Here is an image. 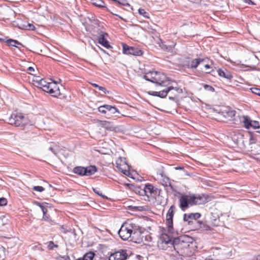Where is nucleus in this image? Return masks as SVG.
<instances>
[{"label":"nucleus","mask_w":260,"mask_h":260,"mask_svg":"<svg viewBox=\"0 0 260 260\" xmlns=\"http://www.w3.org/2000/svg\"><path fill=\"white\" fill-rule=\"evenodd\" d=\"M243 137L244 135L243 134L239 133L234 134L232 137V140L237 146L240 147L244 142Z\"/></svg>","instance_id":"obj_22"},{"label":"nucleus","mask_w":260,"mask_h":260,"mask_svg":"<svg viewBox=\"0 0 260 260\" xmlns=\"http://www.w3.org/2000/svg\"><path fill=\"white\" fill-rule=\"evenodd\" d=\"M8 201L6 198H0V207H3L7 205Z\"/></svg>","instance_id":"obj_51"},{"label":"nucleus","mask_w":260,"mask_h":260,"mask_svg":"<svg viewBox=\"0 0 260 260\" xmlns=\"http://www.w3.org/2000/svg\"><path fill=\"white\" fill-rule=\"evenodd\" d=\"M236 113V111L231 108H228L224 111L218 112L223 117L228 118L230 121H234L235 120Z\"/></svg>","instance_id":"obj_16"},{"label":"nucleus","mask_w":260,"mask_h":260,"mask_svg":"<svg viewBox=\"0 0 260 260\" xmlns=\"http://www.w3.org/2000/svg\"><path fill=\"white\" fill-rule=\"evenodd\" d=\"M144 231H135L133 233H131V236L129 239V241H131L134 243L140 244L143 242Z\"/></svg>","instance_id":"obj_15"},{"label":"nucleus","mask_w":260,"mask_h":260,"mask_svg":"<svg viewBox=\"0 0 260 260\" xmlns=\"http://www.w3.org/2000/svg\"><path fill=\"white\" fill-rule=\"evenodd\" d=\"M91 85L95 88H98L99 90L103 91L105 94L109 93L110 91L107 90L104 86H101L96 83H91Z\"/></svg>","instance_id":"obj_41"},{"label":"nucleus","mask_w":260,"mask_h":260,"mask_svg":"<svg viewBox=\"0 0 260 260\" xmlns=\"http://www.w3.org/2000/svg\"><path fill=\"white\" fill-rule=\"evenodd\" d=\"M92 189L93 191L95 194H96L99 196L102 197L103 199H106V200H108L109 199L108 197H107L106 196H105V194H103L102 193V192L100 190V188L92 187Z\"/></svg>","instance_id":"obj_40"},{"label":"nucleus","mask_w":260,"mask_h":260,"mask_svg":"<svg viewBox=\"0 0 260 260\" xmlns=\"http://www.w3.org/2000/svg\"><path fill=\"white\" fill-rule=\"evenodd\" d=\"M245 3L248 5H254L255 3L251 0H242Z\"/></svg>","instance_id":"obj_62"},{"label":"nucleus","mask_w":260,"mask_h":260,"mask_svg":"<svg viewBox=\"0 0 260 260\" xmlns=\"http://www.w3.org/2000/svg\"><path fill=\"white\" fill-rule=\"evenodd\" d=\"M174 90L179 93H182L183 92V89L180 87H175Z\"/></svg>","instance_id":"obj_63"},{"label":"nucleus","mask_w":260,"mask_h":260,"mask_svg":"<svg viewBox=\"0 0 260 260\" xmlns=\"http://www.w3.org/2000/svg\"><path fill=\"white\" fill-rule=\"evenodd\" d=\"M147 93L149 95L157 96L161 99L165 98L167 96L164 89L159 91H148Z\"/></svg>","instance_id":"obj_26"},{"label":"nucleus","mask_w":260,"mask_h":260,"mask_svg":"<svg viewBox=\"0 0 260 260\" xmlns=\"http://www.w3.org/2000/svg\"><path fill=\"white\" fill-rule=\"evenodd\" d=\"M72 172L80 176H85L84 167L82 166H76L74 167L73 169Z\"/></svg>","instance_id":"obj_32"},{"label":"nucleus","mask_w":260,"mask_h":260,"mask_svg":"<svg viewBox=\"0 0 260 260\" xmlns=\"http://www.w3.org/2000/svg\"><path fill=\"white\" fill-rule=\"evenodd\" d=\"M194 228L196 229H201L202 230L211 231V228L207 223L206 221L198 220L196 221V225Z\"/></svg>","instance_id":"obj_23"},{"label":"nucleus","mask_w":260,"mask_h":260,"mask_svg":"<svg viewBox=\"0 0 260 260\" xmlns=\"http://www.w3.org/2000/svg\"><path fill=\"white\" fill-rule=\"evenodd\" d=\"M8 121L10 124L20 126L26 125L29 120L27 117H25L22 113L15 111L12 113Z\"/></svg>","instance_id":"obj_2"},{"label":"nucleus","mask_w":260,"mask_h":260,"mask_svg":"<svg viewBox=\"0 0 260 260\" xmlns=\"http://www.w3.org/2000/svg\"><path fill=\"white\" fill-rule=\"evenodd\" d=\"M34 205L39 207L41 209V210L43 212V214H44V215H45V214H47V213L48 212L47 208H51L50 204L46 202H39L38 201H35L34 202Z\"/></svg>","instance_id":"obj_24"},{"label":"nucleus","mask_w":260,"mask_h":260,"mask_svg":"<svg viewBox=\"0 0 260 260\" xmlns=\"http://www.w3.org/2000/svg\"><path fill=\"white\" fill-rule=\"evenodd\" d=\"M201 217V214L199 212L190 213H184L183 214V219L184 221H188V220H194L196 223L197 219H199Z\"/></svg>","instance_id":"obj_18"},{"label":"nucleus","mask_w":260,"mask_h":260,"mask_svg":"<svg viewBox=\"0 0 260 260\" xmlns=\"http://www.w3.org/2000/svg\"><path fill=\"white\" fill-rule=\"evenodd\" d=\"M129 256L127 253V250L122 249L112 253L109 260H126Z\"/></svg>","instance_id":"obj_10"},{"label":"nucleus","mask_w":260,"mask_h":260,"mask_svg":"<svg viewBox=\"0 0 260 260\" xmlns=\"http://www.w3.org/2000/svg\"><path fill=\"white\" fill-rule=\"evenodd\" d=\"M129 230L127 223L125 222L123 223L118 231L119 237L123 241L128 240L130 239L131 236V233H130Z\"/></svg>","instance_id":"obj_11"},{"label":"nucleus","mask_w":260,"mask_h":260,"mask_svg":"<svg viewBox=\"0 0 260 260\" xmlns=\"http://www.w3.org/2000/svg\"><path fill=\"white\" fill-rule=\"evenodd\" d=\"M175 170H181V171H183V172H184V174L185 175H189V174H188L187 173V172L184 169V167L182 166H177V167H175L174 168Z\"/></svg>","instance_id":"obj_53"},{"label":"nucleus","mask_w":260,"mask_h":260,"mask_svg":"<svg viewBox=\"0 0 260 260\" xmlns=\"http://www.w3.org/2000/svg\"><path fill=\"white\" fill-rule=\"evenodd\" d=\"M239 70L242 71H254L256 70V67L254 66L251 67L248 65L241 64L239 67Z\"/></svg>","instance_id":"obj_37"},{"label":"nucleus","mask_w":260,"mask_h":260,"mask_svg":"<svg viewBox=\"0 0 260 260\" xmlns=\"http://www.w3.org/2000/svg\"><path fill=\"white\" fill-rule=\"evenodd\" d=\"M125 186L128 189L134 191L135 193L142 196V193H144V191L142 190V187L139 185H136L133 183H125Z\"/></svg>","instance_id":"obj_19"},{"label":"nucleus","mask_w":260,"mask_h":260,"mask_svg":"<svg viewBox=\"0 0 260 260\" xmlns=\"http://www.w3.org/2000/svg\"><path fill=\"white\" fill-rule=\"evenodd\" d=\"M128 208L130 211L133 212H141L150 210L149 207L146 205L140 206L131 205L128 206Z\"/></svg>","instance_id":"obj_25"},{"label":"nucleus","mask_w":260,"mask_h":260,"mask_svg":"<svg viewBox=\"0 0 260 260\" xmlns=\"http://www.w3.org/2000/svg\"><path fill=\"white\" fill-rule=\"evenodd\" d=\"M122 173L123 174H124L125 175L133 179H135V178L134 177L133 175V174L132 173H131L130 172V170H123L122 171Z\"/></svg>","instance_id":"obj_49"},{"label":"nucleus","mask_w":260,"mask_h":260,"mask_svg":"<svg viewBox=\"0 0 260 260\" xmlns=\"http://www.w3.org/2000/svg\"><path fill=\"white\" fill-rule=\"evenodd\" d=\"M138 13L145 18L149 19L150 18L149 14L143 8H139L138 9Z\"/></svg>","instance_id":"obj_43"},{"label":"nucleus","mask_w":260,"mask_h":260,"mask_svg":"<svg viewBox=\"0 0 260 260\" xmlns=\"http://www.w3.org/2000/svg\"><path fill=\"white\" fill-rule=\"evenodd\" d=\"M98 111L102 114H108L109 115L114 114L116 113H120L117 107L107 104L100 106L98 108Z\"/></svg>","instance_id":"obj_8"},{"label":"nucleus","mask_w":260,"mask_h":260,"mask_svg":"<svg viewBox=\"0 0 260 260\" xmlns=\"http://www.w3.org/2000/svg\"><path fill=\"white\" fill-rule=\"evenodd\" d=\"M160 240L166 244H171L179 256L186 257L193 253L198 249L196 240L187 235H181L177 237H173L169 234L162 233Z\"/></svg>","instance_id":"obj_1"},{"label":"nucleus","mask_w":260,"mask_h":260,"mask_svg":"<svg viewBox=\"0 0 260 260\" xmlns=\"http://www.w3.org/2000/svg\"><path fill=\"white\" fill-rule=\"evenodd\" d=\"M199 60H198V58H193L191 59L190 61V69L192 70H194L197 69L198 66L200 64Z\"/></svg>","instance_id":"obj_36"},{"label":"nucleus","mask_w":260,"mask_h":260,"mask_svg":"<svg viewBox=\"0 0 260 260\" xmlns=\"http://www.w3.org/2000/svg\"><path fill=\"white\" fill-rule=\"evenodd\" d=\"M122 52L124 54L132 55L135 56H142L144 53V51L141 48L130 46L124 43H122Z\"/></svg>","instance_id":"obj_5"},{"label":"nucleus","mask_w":260,"mask_h":260,"mask_svg":"<svg viewBox=\"0 0 260 260\" xmlns=\"http://www.w3.org/2000/svg\"><path fill=\"white\" fill-rule=\"evenodd\" d=\"M3 41L9 47H15V46H16V45H20L19 44V41L18 40L11 38H8V37L6 38V39H4Z\"/></svg>","instance_id":"obj_31"},{"label":"nucleus","mask_w":260,"mask_h":260,"mask_svg":"<svg viewBox=\"0 0 260 260\" xmlns=\"http://www.w3.org/2000/svg\"><path fill=\"white\" fill-rule=\"evenodd\" d=\"M98 34L99 36L97 37V40L99 44L106 49L113 48L107 39V37L108 36L107 32L100 30V31H98Z\"/></svg>","instance_id":"obj_7"},{"label":"nucleus","mask_w":260,"mask_h":260,"mask_svg":"<svg viewBox=\"0 0 260 260\" xmlns=\"http://www.w3.org/2000/svg\"><path fill=\"white\" fill-rule=\"evenodd\" d=\"M95 254L93 251L85 253L82 257H79L75 260H93Z\"/></svg>","instance_id":"obj_29"},{"label":"nucleus","mask_w":260,"mask_h":260,"mask_svg":"<svg viewBox=\"0 0 260 260\" xmlns=\"http://www.w3.org/2000/svg\"><path fill=\"white\" fill-rule=\"evenodd\" d=\"M161 48L165 51L168 52H172L173 51V47L172 46H167L165 44L164 42H161V43L159 45Z\"/></svg>","instance_id":"obj_39"},{"label":"nucleus","mask_w":260,"mask_h":260,"mask_svg":"<svg viewBox=\"0 0 260 260\" xmlns=\"http://www.w3.org/2000/svg\"><path fill=\"white\" fill-rule=\"evenodd\" d=\"M91 4L94 6L99 8L105 10L107 12H108L113 15H115L120 18L121 20L126 22L127 21L126 19L123 18L120 15L114 13L112 12L110 9H109L105 5V2L103 0H90Z\"/></svg>","instance_id":"obj_6"},{"label":"nucleus","mask_w":260,"mask_h":260,"mask_svg":"<svg viewBox=\"0 0 260 260\" xmlns=\"http://www.w3.org/2000/svg\"><path fill=\"white\" fill-rule=\"evenodd\" d=\"M157 175H160L162 178V185L165 187H170V189L173 191H176V189L172 185L170 178L165 174L162 167L160 169H159L157 172Z\"/></svg>","instance_id":"obj_13"},{"label":"nucleus","mask_w":260,"mask_h":260,"mask_svg":"<svg viewBox=\"0 0 260 260\" xmlns=\"http://www.w3.org/2000/svg\"><path fill=\"white\" fill-rule=\"evenodd\" d=\"M250 90L253 93L260 96V89L256 87H252Z\"/></svg>","instance_id":"obj_54"},{"label":"nucleus","mask_w":260,"mask_h":260,"mask_svg":"<svg viewBox=\"0 0 260 260\" xmlns=\"http://www.w3.org/2000/svg\"><path fill=\"white\" fill-rule=\"evenodd\" d=\"M19 44L20 45H16V46H15V48H18L19 50L21 51V48L24 47V46L20 42H19Z\"/></svg>","instance_id":"obj_64"},{"label":"nucleus","mask_w":260,"mask_h":260,"mask_svg":"<svg viewBox=\"0 0 260 260\" xmlns=\"http://www.w3.org/2000/svg\"><path fill=\"white\" fill-rule=\"evenodd\" d=\"M175 206L171 205L168 210L166 215V224L167 226V231L169 234H174L173 228V217L175 214Z\"/></svg>","instance_id":"obj_3"},{"label":"nucleus","mask_w":260,"mask_h":260,"mask_svg":"<svg viewBox=\"0 0 260 260\" xmlns=\"http://www.w3.org/2000/svg\"><path fill=\"white\" fill-rule=\"evenodd\" d=\"M19 28H25L26 30H35L36 28L34 24L27 23L26 25H23V27L19 26Z\"/></svg>","instance_id":"obj_44"},{"label":"nucleus","mask_w":260,"mask_h":260,"mask_svg":"<svg viewBox=\"0 0 260 260\" xmlns=\"http://www.w3.org/2000/svg\"><path fill=\"white\" fill-rule=\"evenodd\" d=\"M57 82L53 80L52 83V88L50 89V94L54 98H57L60 99H66L67 96L61 93L60 91L59 87L57 85Z\"/></svg>","instance_id":"obj_12"},{"label":"nucleus","mask_w":260,"mask_h":260,"mask_svg":"<svg viewBox=\"0 0 260 260\" xmlns=\"http://www.w3.org/2000/svg\"><path fill=\"white\" fill-rule=\"evenodd\" d=\"M150 73L152 75H156V86H166L165 84L166 80H169L167 75L160 72L158 71H150Z\"/></svg>","instance_id":"obj_14"},{"label":"nucleus","mask_w":260,"mask_h":260,"mask_svg":"<svg viewBox=\"0 0 260 260\" xmlns=\"http://www.w3.org/2000/svg\"><path fill=\"white\" fill-rule=\"evenodd\" d=\"M203 87L207 91H210L212 92H213L215 91L214 88L210 85L204 84L203 85Z\"/></svg>","instance_id":"obj_46"},{"label":"nucleus","mask_w":260,"mask_h":260,"mask_svg":"<svg viewBox=\"0 0 260 260\" xmlns=\"http://www.w3.org/2000/svg\"><path fill=\"white\" fill-rule=\"evenodd\" d=\"M217 72L219 76L226 79L231 82L233 78V76L229 70L226 69L223 70L221 68H218Z\"/></svg>","instance_id":"obj_17"},{"label":"nucleus","mask_w":260,"mask_h":260,"mask_svg":"<svg viewBox=\"0 0 260 260\" xmlns=\"http://www.w3.org/2000/svg\"><path fill=\"white\" fill-rule=\"evenodd\" d=\"M150 78H151V80H152V81L153 82H152V83H154L155 84V85L156 86V75L155 74H153V75H151L150 74Z\"/></svg>","instance_id":"obj_60"},{"label":"nucleus","mask_w":260,"mask_h":260,"mask_svg":"<svg viewBox=\"0 0 260 260\" xmlns=\"http://www.w3.org/2000/svg\"><path fill=\"white\" fill-rule=\"evenodd\" d=\"M250 144H255L256 142V138L254 136V133L249 132Z\"/></svg>","instance_id":"obj_45"},{"label":"nucleus","mask_w":260,"mask_h":260,"mask_svg":"<svg viewBox=\"0 0 260 260\" xmlns=\"http://www.w3.org/2000/svg\"><path fill=\"white\" fill-rule=\"evenodd\" d=\"M100 124L103 127H104L107 130L113 131L114 129V127L110 121L101 120L100 121Z\"/></svg>","instance_id":"obj_30"},{"label":"nucleus","mask_w":260,"mask_h":260,"mask_svg":"<svg viewBox=\"0 0 260 260\" xmlns=\"http://www.w3.org/2000/svg\"><path fill=\"white\" fill-rule=\"evenodd\" d=\"M32 189L34 191L41 192L45 190V188L42 186H34Z\"/></svg>","instance_id":"obj_50"},{"label":"nucleus","mask_w":260,"mask_h":260,"mask_svg":"<svg viewBox=\"0 0 260 260\" xmlns=\"http://www.w3.org/2000/svg\"><path fill=\"white\" fill-rule=\"evenodd\" d=\"M33 82L36 84L35 86L40 89H41L44 85H46L47 82V81L44 79L33 80Z\"/></svg>","instance_id":"obj_35"},{"label":"nucleus","mask_w":260,"mask_h":260,"mask_svg":"<svg viewBox=\"0 0 260 260\" xmlns=\"http://www.w3.org/2000/svg\"><path fill=\"white\" fill-rule=\"evenodd\" d=\"M240 122L243 123L244 127L249 129L251 128L256 129L260 128L259 123L258 121L253 120L248 115H243L240 118Z\"/></svg>","instance_id":"obj_4"},{"label":"nucleus","mask_w":260,"mask_h":260,"mask_svg":"<svg viewBox=\"0 0 260 260\" xmlns=\"http://www.w3.org/2000/svg\"><path fill=\"white\" fill-rule=\"evenodd\" d=\"M42 219L44 220L47 221L49 222L51 224H55V222L54 221L52 220L50 218V216L49 215H47V214H45V215H44V214H43Z\"/></svg>","instance_id":"obj_48"},{"label":"nucleus","mask_w":260,"mask_h":260,"mask_svg":"<svg viewBox=\"0 0 260 260\" xmlns=\"http://www.w3.org/2000/svg\"><path fill=\"white\" fill-rule=\"evenodd\" d=\"M52 83L50 82H46V85H44L41 89L44 92L48 93L50 94V89L52 88Z\"/></svg>","instance_id":"obj_42"},{"label":"nucleus","mask_w":260,"mask_h":260,"mask_svg":"<svg viewBox=\"0 0 260 260\" xmlns=\"http://www.w3.org/2000/svg\"><path fill=\"white\" fill-rule=\"evenodd\" d=\"M59 260H71L70 257L68 255L63 256H59Z\"/></svg>","instance_id":"obj_61"},{"label":"nucleus","mask_w":260,"mask_h":260,"mask_svg":"<svg viewBox=\"0 0 260 260\" xmlns=\"http://www.w3.org/2000/svg\"><path fill=\"white\" fill-rule=\"evenodd\" d=\"M98 170V167L95 165H90L87 167H84L85 176H91L96 173Z\"/></svg>","instance_id":"obj_21"},{"label":"nucleus","mask_w":260,"mask_h":260,"mask_svg":"<svg viewBox=\"0 0 260 260\" xmlns=\"http://www.w3.org/2000/svg\"><path fill=\"white\" fill-rule=\"evenodd\" d=\"M121 6L128 7L133 10V8L131 6L127 0H121Z\"/></svg>","instance_id":"obj_56"},{"label":"nucleus","mask_w":260,"mask_h":260,"mask_svg":"<svg viewBox=\"0 0 260 260\" xmlns=\"http://www.w3.org/2000/svg\"><path fill=\"white\" fill-rule=\"evenodd\" d=\"M188 196L189 197V200L190 206L191 207V206H193L195 205H198V203H197V201L196 194H189Z\"/></svg>","instance_id":"obj_38"},{"label":"nucleus","mask_w":260,"mask_h":260,"mask_svg":"<svg viewBox=\"0 0 260 260\" xmlns=\"http://www.w3.org/2000/svg\"><path fill=\"white\" fill-rule=\"evenodd\" d=\"M149 74H150V72L144 75L143 76V78L147 81H149L150 82H153L152 81V80H151V78H150V77L149 76Z\"/></svg>","instance_id":"obj_57"},{"label":"nucleus","mask_w":260,"mask_h":260,"mask_svg":"<svg viewBox=\"0 0 260 260\" xmlns=\"http://www.w3.org/2000/svg\"><path fill=\"white\" fill-rule=\"evenodd\" d=\"M58 247L57 244H55L53 241H51L49 242L48 245V248L49 250H52L54 248H57Z\"/></svg>","instance_id":"obj_47"},{"label":"nucleus","mask_w":260,"mask_h":260,"mask_svg":"<svg viewBox=\"0 0 260 260\" xmlns=\"http://www.w3.org/2000/svg\"><path fill=\"white\" fill-rule=\"evenodd\" d=\"M174 89H175V87H174L173 86H169L167 88L164 89V90L166 93V94L168 95V94L171 90H174Z\"/></svg>","instance_id":"obj_58"},{"label":"nucleus","mask_w":260,"mask_h":260,"mask_svg":"<svg viewBox=\"0 0 260 260\" xmlns=\"http://www.w3.org/2000/svg\"><path fill=\"white\" fill-rule=\"evenodd\" d=\"M180 195L179 199V207L182 211H185L190 206L189 196L187 194H182L180 192L175 191Z\"/></svg>","instance_id":"obj_9"},{"label":"nucleus","mask_w":260,"mask_h":260,"mask_svg":"<svg viewBox=\"0 0 260 260\" xmlns=\"http://www.w3.org/2000/svg\"><path fill=\"white\" fill-rule=\"evenodd\" d=\"M128 228H129V229L130 230V233H133L135 232V231L138 232V231H145V229L142 228V227H140V226L137 225L135 223H127Z\"/></svg>","instance_id":"obj_28"},{"label":"nucleus","mask_w":260,"mask_h":260,"mask_svg":"<svg viewBox=\"0 0 260 260\" xmlns=\"http://www.w3.org/2000/svg\"><path fill=\"white\" fill-rule=\"evenodd\" d=\"M191 58L189 56H186L181 62V66L183 68L190 69V61Z\"/></svg>","instance_id":"obj_33"},{"label":"nucleus","mask_w":260,"mask_h":260,"mask_svg":"<svg viewBox=\"0 0 260 260\" xmlns=\"http://www.w3.org/2000/svg\"><path fill=\"white\" fill-rule=\"evenodd\" d=\"M227 60L229 62H230L231 63H232V64L233 66H240L241 64H242L241 63V61L240 60H237L236 61H233V60H232L231 59L229 58L228 59H227Z\"/></svg>","instance_id":"obj_52"},{"label":"nucleus","mask_w":260,"mask_h":260,"mask_svg":"<svg viewBox=\"0 0 260 260\" xmlns=\"http://www.w3.org/2000/svg\"><path fill=\"white\" fill-rule=\"evenodd\" d=\"M168 79L169 80H166V81L168 82V85H170L172 83H175L177 84V81L174 79H172L171 78L168 77Z\"/></svg>","instance_id":"obj_59"},{"label":"nucleus","mask_w":260,"mask_h":260,"mask_svg":"<svg viewBox=\"0 0 260 260\" xmlns=\"http://www.w3.org/2000/svg\"><path fill=\"white\" fill-rule=\"evenodd\" d=\"M155 188L152 184L149 183L145 184L144 187L142 188V190L144 191V193H142V196H145L149 198V196L148 193H149L150 195H153Z\"/></svg>","instance_id":"obj_20"},{"label":"nucleus","mask_w":260,"mask_h":260,"mask_svg":"<svg viewBox=\"0 0 260 260\" xmlns=\"http://www.w3.org/2000/svg\"><path fill=\"white\" fill-rule=\"evenodd\" d=\"M196 199L197 203H198V205H202L206 204L208 202L207 196H206L204 194H196Z\"/></svg>","instance_id":"obj_27"},{"label":"nucleus","mask_w":260,"mask_h":260,"mask_svg":"<svg viewBox=\"0 0 260 260\" xmlns=\"http://www.w3.org/2000/svg\"><path fill=\"white\" fill-rule=\"evenodd\" d=\"M211 225L212 226H216L218 225L219 217L218 215L215 216L213 213L211 214L210 215Z\"/></svg>","instance_id":"obj_34"},{"label":"nucleus","mask_w":260,"mask_h":260,"mask_svg":"<svg viewBox=\"0 0 260 260\" xmlns=\"http://www.w3.org/2000/svg\"><path fill=\"white\" fill-rule=\"evenodd\" d=\"M161 191V189L155 187L154 193H153L154 198H156L155 196H159Z\"/></svg>","instance_id":"obj_55"}]
</instances>
